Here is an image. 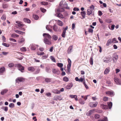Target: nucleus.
I'll use <instances>...</instances> for the list:
<instances>
[{
  "label": "nucleus",
  "mask_w": 121,
  "mask_h": 121,
  "mask_svg": "<svg viewBox=\"0 0 121 121\" xmlns=\"http://www.w3.org/2000/svg\"><path fill=\"white\" fill-rule=\"evenodd\" d=\"M48 57V55H46L44 56H43L42 57V58L43 59H45L47 58Z\"/></svg>",
  "instance_id": "obj_61"
},
{
  "label": "nucleus",
  "mask_w": 121,
  "mask_h": 121,
  "mask_svg": "<svg viewBox=\"0 0 121 121\" xmlns=\"http://www.w3.org/2000/svg\"><path fill=\"white\" fill-rule=\"evenodd\" d=\"M9 39L10 41H12V42H16V40L10 38Z\"/></svg>",
  "instance_id": "obj_59"
},
{
  "label": "nucleus",
  "mask_w": 121,
  "mask_h": 121,
  "mask_svg": "<svg viewBox=\"0 0 121 121\" xmlns=\"http://www.w3.org/2000/svg\"><path fill=\"white\" fill-rule=\"evenodd\" d=\"M98 104V103L97 102L95 103L91 102L89 103V105L90 107L94 108L96 107Z\"/></svg>",
  "instance_id": "obj_4"
},
{
  "label": "nucleus",
  "mask_w": 121,
  "mask_h": 121,
  "mask_svg": "<svg viewBox=\"0 0 121 121\" xmlns=\"http://www.w3.org/2000/svg\"><path fill=\"white\" fill-rule=\"evenodd\" d=\"M95 109H94L92 110H90V111L86 113V115L88 116H89L92 114V113L94 112L95 111Z\"/></svg>",
  "instance_id": "obj_10"
},
{
  "label": "nucleus",
  "mask_w": 121,
  "mask_h": 121,
  "mask_svg": "<svg viewBox=\"0 0 121 121\" xmlns=\"http://www.w3.org/2000/svg\"><path fill=\"white\" fill-rule=\"evenodd\" d=\"M112 57H113V60L114 62H116L118 58V55L116 54H114L113 55Z\"/></svg>",
  "instance_id": "obj_8"
},
{
  "label": "nucleus",
  "mask_w": 121,
  "mask_h": 121,
  "mask_svg": "<svg viewBox=\"0 0 121 121\" xmlns=\"http://www.w3.org/2000/svg\"><path fill=\"white\" fill-rule=\"evenodd\" d=\"M90 64L91 65H92L93 63V57L91 56L90 57Z\"/></svg>",
  "instance_id": "obj_38"
},
{
  "label": "nucleus",
  "mask_w": 121,
  "mask_h": 121,
  "mask_svg": "<svg viewBox=\"0 0 121 121\" xmlns=\"http://www.w3.org/2000/svg\"><path fill=\"white\" fill-rule=\"evenodd\" d=\"M24 20L25 22H27L28 23H30V20L29 19L27 18L25 19Z\"/></svg>",
  "instance_id": "obj_52"
},
{
  "label": "nucleus",
  "mask_w": 121,
  "mask_h": 121,
  "mask_svg": "<svg viewBox=\"0 0 121 121\" xmlns=\"http://www.w3.org/2000/svg\"><path fill=\"white\" fill-rule=\"evenodd\" d=\"M52 28V26L50 25H47L46 26V29L51 32H53L52 30L51 29Z\"/></svg>",
  "instance_id": "obj_11"
},
{
  "label": "nucleus",
  "mask_w": 121,
  "mask_h": 121,
  "mask_svg": "<svg viewBox=\"0 0 121 121\" xmlns=\"http://www.w3.org/2000/svg\"><path fill=\"white\" fill-rule=\"evenodd\" d=\"M99 121H108V120L107 117H105L103 119L99 120Z\"/></svg>",
  "instance_id": "obj_40"
},
{
  "label": "nucleus",
  "mask_w": 121,
  "mask_h": 121,
  "mask_svg": "<svg viewBox=\"0 0 121 121\" xmlns=\"http://www.w3.org/2000/svg\"><path fill=\"white\" fill-rule=\"evenodd\" d=\"M43 36L44 37V42L46 44L50 45L51 44V36L48 34L43 33Z\"/></svg>",
  "instance_id": "obj_1"
},
{
  "label": "nucleus",
  "mask_w": 121,
  "mask_h": 121,
  "mask_svg": "<svg viewBox=\"0 0 121 121\" xmlns=\"http://www.w3.org/2000/svg\"><path fill=\"white\" fill-rule=\"evenodd\" d=\"M68 64L67 65V68L68 71L69 72L70 71V68L71 65V61L69 58L68 59Z\"/></svg>",
  "instance_id": "obj_5"
},
{
  "label": "nucleus",
  "mask_w": 121,
  "mask_h": 121,
  "mask_svg": "<svg viewBox=\"0 0 121 121\" xmlns=\"http://www.w3.org/2000/svg\"><path fill=\"white\" fill-rule=\"evenodd\" d=\"M53 39L55 41L56 40L58 39L57 36L55 35H53L52 36Z\"/></svg>",
  "instance_id": "obj_37"
},
{
  "label": "nucleus",
  "mask_w": 121,
  "mask_h": 121,
  "mask_svg": "<svg viewBox=\"0 0 121 121\" xmlns=\"http://www.w3.org/2000/svg\"><path fill=\"white\" fill-rule=\"evenodd\" d=\"M112 42L113 43H118V41L116 40V38H114L112 40Z\"/></svg>",
  "instance_id": "obj_42"
},
{
  "label": "nucleus",
  "mask_w": 121,
  "mask_h": 121,
  "mask_svg": "<svg viewBox=\"0 0 121 121\" xmlns=\"http://www.w3.org/2000/svg\"><path fill=\"white\" fill-rule=\"evenodd\" d=\"M79 103L82 105L84 104L85 103V102L81 98L79 99Z\"/></svg>",
  "instance_id": "obj_35"
},
{
  "label": "nucleus",
  "mask_w": 121,
  "mask_h": 121,
  "mask_svg": "<svg viewBox=\"0 0 121 121\" xmlns=\"http://www.w3.org/2000/svg\"><path fill=\"white\" fill-rule=\"evenodd\" d=\"M50 58L52 61L55 62H56L55 59L53 56H51Z\"/></svg>",
  "instance_id": "obj_51"
},
{
  "label": "nucleus",
  "mask_w": 121,
  "mask_h": 121,
  "mask_svg": "<svg viewBox=\"0 0 121 121\" xmlns=\"http://www.w3.org/2000/svg\"><path fill=\"white\" fill-rule=\"evenodd\" d=\"M66 31L63 30L62 33L61 35V36L63 38L65 37V35L66 33Z\"/></svg>",
  "instance_id": "obj_46"
},
{
  "label": "nucleus",
  "mask_w": 121,
  "mask_h": 121,
  "mask_svg": "<svg viewBox=\"0 0 121 121\" xmlns=\"http://www.w3.org/2000/svg\"><path fill=\"white\" fill-rule=\"evenodd\" d=\"M44 53L43 52H42L39 53V52L37 53V54L38 55H43L44 54Z\"/></svg>",
  "instance_id": "obj_63"
},
{
  "label": "nucleus",
  "mask_w": 121,
  "mask_h": 121,
  "mask_svg": "<svg viewBox=\"0 0 121 121\" xmlns=\"http://www.w3.org/2000/svg\"><path fill=\"white\" fill-rule=\"evenodd\" d=\"M76 95H69V96L70 97L72 98H76Z\"/></svg>",
  "instance_id": "obj_57"
},
{
  "label": "nucleus",
  "mask_w": 121,
  "mask_h": 121,
  "mask_svg": "<svg viewBox=\"0 0 121 121\" xmlns=\"http://www.w3.org/2000/svg\"><path fill=\"white\" fill-rule=\"evenodd\" d=\"M64 8L67 9H68L69 8V7L68 6V4L66 2H65V3L63 5V7Z\"/></svg>",
  "instance_id": "obj_31"
},
{
  "label": "nucleus",
  "mask_w": 121,
  "mask_h": 121,
  "mask_svg": "<svg viewBox=\"0 0 121 121\" xmlns=\"http://www.w3.org/2000/svg\"><path fill=\"white\" fill-rule=\"evenodd\" d=\"M35 69L36 70L35 71V74H37L40 71V69L38 67H36Z\"/></svg>",
  "instance_id": "obj_36"
},
{
  "label": "nucleus",
  "mask_w": 121,
  "mask_h": 121,
  "mask_svg": "<svg viewBox=\"0 0 121 121\" xmlns=\"http://www.w3.org/2000/svg\"><path fill=\"white\" fill-rule=\"evenodd\" d=\"M2 45L6 47H9V44L5 43H3Z\"/></svg>",
  "instance_id": "obj_54"
},
{
  "label": "nucleus",
  "mask_w": 121,
  "mask_h": 121,
  "mask_svg": "<svg viewBox=\"0 0 121 121\" xmlns=\"http://www.w3.org/2000/svg\"><path fill=\"white\" fill-rule=\"evenodd\" d=\"M28 70L29 71L31 72H33L35 70L34 68L33 67H29L28 68Z\"/></svg>",
  "instance_id": "obj_26"
},
{
  "label": "nucleus",
  "mask_w": 121,
  "mask_h": 121,
  "mask_svg": "<svg viewBox=\"0 0 121 121\" xmlns=\"http://www.w3.org/2000/svg\"><path fill=\"white\" fill-rule=\"evenodd\" d=\"M8 91V90L6 89L4 90H2L1 92V94L2 95L4 94Z\"/></svg>",
  "instance_id": "obj_32"
},
{
  "label": "nucleus",
  "mask_w": 121,
  "mask_h": 121,
  "mask_svg": "<svg viewBox=\"0 0 121 121\" xmlns=\"http://www.w3.org/2000/svg\"><path fill=\"white\" fill-rule=\"evenodd\" d=\"M64 2V1H62L60 2V6L58 9L55 10V12H56L57 11L58 12H62L64 11V9L61 7L63 4V2Z\"/></svg>",
  "instance_id": "obj_2"
},
{
  "label": "nucleus",
  "mask_w": 121,
  "mask_h": 121,
  "mask_svg": "<svg viewBox=\"0 0 121 121\" xmlns=\"http://www.w3.org/2000/svg\"><path fill=\"white\" fill-rule=\"evenodd\" d=\"M73 85L72 83H70L67 86L66 88L67 89H70L72 87Z\"/></svg>",
  "instance_id": "obj_17"
},
{
  "label": "nucleus",
  "mask_w": 121,
  "mask_h": 121,
  "mask_svg": "<svg viewBox=\"0 0 121 121\" xmlns=\"http://www.w3.org/2000/svg\"><path fill=\"white\" fill-rule=\"evenodd\" d=\"M56 13L57 14L56 15V16L58 17H60L62 18L63 17V16L62 14H61L60 13H59V12H58L57 11L56 12Z\"/></svg>",
  "instance_id": "obj_24"
},
{
  "label": "nucleus",
  "mask_w": 121,
  "mask_h": 121,
  "mask_svg": "<svg viewBox=\"0 0 121 121\" xmlns=\"http://www.w3.org/2000/svg\"><path fill=\"white\" fill-rule=\"evenodd\" d=\"M109 67L107 68L104 72V74H108L109 72Z\"/></svg>",
  "instance_id": "obj_21"
},
{
  "label": "nucleus",
  "mask_w": 121,
  "mask_h": 121,
  "mask_svg": "<svg viewBox=\"0 0 121 121\" xmlns=\"http://www.w3.org/2000/svg\"><path fill=\"white\" fill-rule=\"evenodd\" d=\"M40 9L41 11L43 13L45 12L46 11V10L45 9H44L43 8H40Z\"/></svg>",
  "instance_id": "obj_55"
},
{
  "label": "nucleus",
  "mask_w": 121,
  "mask_h": 121,
  "mask_svg": "<svg viewBox=\"0 0 121 121\" xmlns=\"http://www.w3.org/2000/svg\"><path fill=\"white\" fill-rule=\"evenodd\" d=\"M33 18L36 20H38L39 18L38 16L36 15H33Z\"/></svg>",
  "instance_id": "obj_44"
},
{
  "label": "nucleus",
  "mask_w": 121,
  "mask_h": 121,
  "mask_svg": "<svg viewBox=\"0 0 121 121\" xmlns=\"http://www.w3.org/2000/svg\"><path fill=\"white\" fill-rule=\"evenodd\" d=\"M51 79L50 78H46L45 79V82L47 83L50 82L51 81Z\"/></svg>",
  "instance_id": "obj_34"
},
{
  "label": "nucleus",
  "mask_w": 121,
  "mask_h": 121,
  "mask_svg": "<svg viewBox=\"0 0 121 121\" xmlns=\"http://www.w3.org/2000/svg\"><path fill=\"white\" fill-rule=\"evenodd\" d=\"M114 79L116 84L118 85H121V82H120L119 79L118 78L115 77Z\"/></svg>",
  "instance_id": "obj_7"
},
{
  "label": "nucleus",
  "mask_w": 121,
  "mask_h": 121,
  "mask_svg": "<svg viewBox=\"0 0 121 121\" xmlns=\"http://www.w3.org/2000/svg\"><path fill=\"white\" fill-rule=\"evenodd\" d=\"M98 15L99 16H101L103 14V13L102 12L100 11H99L98 12Z\"/></svg>",
  "instance_id": "obj_62"
},
{
  "label": "nucleus",
  "mask_w": 121,
  "mask_h": 121,
  "mask_svg": "<svg viewBox=\"0 0 121 121\" xmlns=\"http://www.w3.org/2000/svg\"><path fill=\"white\" fill-rule=\"evenodd\" d=\"M24 80V79L22 77H18L17 78L16 80V81L17 82H21L23 81Z\"/></svg>",
  "instance_id": "obj_15"
},
{
  "label": "nucleus",
  "mask_w": 121,
  "mask_h": 121,
  "mask_svg": "<svg viewBox=\"0 0 121 121\" xmlns=\"http://www.w3.org/2000/svg\"><path fill=\"white\" fill-rule=\"evenodd\" d=\"M14 65V64L13 63H11L9 64L8 65L9 67L11 68L13 67Z\"/></svg>",
  "instance_id": "obj_48"
},
{
  "label": "nucleus",
  "mask_w": 121,
  "mask_h": 121,
  "mask_svg": "<svg viewBox=\"0 0 121 121\" xmlns=\"http://www.w3.org/2000/svg\"><path fill=\"white\" fill-rule=\"evenodd\" d=\"M52 72L56 74H59L60 73L59 70L58 69H53L52 70Z\"/></svg>",
  "instance_id": "obj_16"
},
{
  "label": "nucleus",
  "mask_w": 121,
  "mask_h": 121,
  "mask_svg": "<svg viewBox=\"0 0 121 121\" xmlns=\"http://www.w3.org/2000/svg\"><path fill=\"white\" fill-rule=\"evenodd\" d=\"M46 95L48 97H49L51 95V93H47L46 94Z\"/></svg>",
  "instance_id": "obj_64"
},
{
  "label": "nucleus",
  "mask_w": 121,
  "mask_h": 121,
  "mask_svg": "<svg viewBox=\"0 0 121 121\" xmlns=\"http://www.w3.org/2000/svg\"><path fill=\"white\" fill-rule=\"evenodd\" d=\"M85 78L84 76H83V77H81L80 79H79V82H82L85 80Z\"/></svg>",
  "instance_id": "obj_41"
},
{
  "label": "nucleus",
  "mask_w": 121,
  "mask_h": 121,
  "mask_svg": "<svg viewBox=\"0 0 121 121\" xmlns=\"http://www.w3.org/2000/svg\"><path fill=\"white\" fill-rule=\"evenodd\" d=\"M100 117V115L98 114H97L95 115V117L96 119H98Z\"/></svg>",
  "instance_id": "obj_50"
},
{
  "label": "nucleus",
  "mask_w": 121,
  "mask_h": 121,
  "mask_svg": "<svg viewBox=\"0 0 121 121\" xmlns=\"http://www.w3.org/2000/svg\"><path fill=\"white\" fill-rule=\"evenodd\" d=\"M5 68L4 67H2L0 68V73H3L5 71Z\"/></svg>",
  "instance_id": "obj_25"
},
{
  "label": "nucleus",
  "mask_w": 121,
  "mask_h": 121,
  "mask_svg": "<svg viewBox=\"0 0 121 121\" xmlns=\"http://www.w3.org/2000/svg\"><path fill=\"white\" fill-rule=\"evenodd\" d=\"M16 23L17 24V25L18 26L20 27H23L24 26L23 25L22 23L20 21H17L16 22Z\"/></svg>",
  "instance_id": "obj_13"
},
{
  "label": "nucleus",
  "mask_w": 121,
  "mask_h": 121,
  "mask_svg": "<svg viewBox=\"0 0 121 121\" xmlns=\"http://www.w3.org/2000/svg\"><path fill=\"white\" fill-rule=\"evenodd\" d=\"M106 94L109 95L111 96H113L114 95V93L112 91H108L106 92Z\"/></svg>",
  "instance_id": "obj_14"
},
{
  "label": "nucleus",
  "mask_w": 121,
  "mask_h": 121,
  "mask_svg": "<svg viewBox=\"0 0 121 121\" xmlns=\"http://www.w3.org/2000/svg\"><path fill=\"white\" fill-rule=\"evenodd\" d=\"M112 43V41L110 39L108 40L106 43V45L107 46H108L110 44H111Z\"/></svg>",
  "instance_id": "obj_30"
},
{
  "label": "nucleus",
  "mask_w": 121,
  "mask_h": 121,
  "mask_svg": "<svg viewBox=\"0 0 121 121\" xmlns=\"http://www.w3.org/2000/svg\"><path fill=\"white\" fill-rule=\"evenodd\" d=\"M56 22L57 23L58 25L59 26H63V23L61 21L59 20H57Z\"/></svg>",
  "instance_id": "obj_22"
},
{
  "label": "nucleus",
  "mask_w": 121,
  "mask_h": 121,
  "mask_svg": "<svg viewBox=\"0 0 121 121\" xmlns=\"http://www.w3.org/2000/svg\"><path fill=\"white\" fill-rule=\"evenodd\" d=\"M25 40L22 37H21L20 39L19 40L18 42L19 43H21L24 42Z\"/></svg>",
  "instance_id": "obj_27"
},
{
  "label": "nucleus",
  "mask_w": 121,
  "mask_h": 121,
  "mask_svg": "<svg viewBox=\"0 0 121 121\" xmlns=\"http://www.w3.org/2000/svg\"><path fill=\"white\" fill-rule=\"evenodd\" d=\"M63 80L65 82H67L69 80L68 78L66 77H64L63 78Z\"/></svg>",
  "instance_id": "obj_29"
},
{
  "label": "nucleus",
  "mask_w": 121,
  "mask_h": 121,
  "mask_svg": "<svg viewBox=\"0 0 121 121\" xmlns=\"http://www.w3.org/2000/svg\"><path fill=\"white\" fill-rule=\"evenodd\" d=\"M9 106L10 108H12L14 107V105L13 103H11L9 104Z\"/></svg>",
  "instance_id": "obj_47"
},
{
  "label": "nucleus",
  "mask_w": 121,
  "mask_h": 121,
  "mask_svg": "<svg viewBox=\"0 0 121 121\" xmlns=\"http://www.w3.org/2000/svg\"><path fill=\"white\" fill-rule=\"evenodd\" d=\"M19 35L15 34H13L11 35V37L13 38H15V37H19Z\"/></svg>",
  "instance_id": "obj_43"
},
{
  "label": "nucleus",
  "mask_w": 121,
  "mask_h": 121,
  "mask_svg": "<svg viewBox=\"0 0 121 121\" xmlns=\"http://www.w3.org/2000/svg\"><path fill=\"white\" fill-rule=\"evenodd\" d=\"M112 60V58L111 57H109L108 58H106L105 59L103 60L104 62L108 63L111 61Z\"/></svg>",
  "instance_id": "obj_12"
},
{
  "label": "nucleus",
  "mask_w": 121,
  "mask_h": 121,
  "mask_svg": "<svg viewBox=\"0 0 121 121\" xmlns=\"http://www.w3.org/2000/svg\"><path fill=\"white\" fill-rule=\"evenodd\" d=\"M16 33L18 34H22V33H23L22 31L18 30H16L15 31Z\"/></svg>",
  "instance_id": "obj_53"
},
{
  "label": "nucleus",
  "mask_w": 121,
  "mask_h": 121,
  "mask_svg": "<svg viewBox=\"0 0 121 121\" xmlns=\"http://www.w3.org/2000/svg\"><path fill=\"white\" fill-rule=\"evenodd\" d=\"M6 18V17L5 15H3L1 17V19L3 20H5Z\"/></svg>",
  "instance_id": "obj_58"
},
{
  "label": "nucleus",
  "mask_w": 121,
  "mask_h": 121,
  "mask_svg": "<svg viewBox=\"0 0 121 121\" xmlns=\"http://www.w3.org/2000/svg\"><path fill=\"white\" fill-rule=\"evenodd\" d=\"M101 107L104 109H106L108 108V107L107 105L104 104H102L101 105Z\"/></svg>",
  "instance_id": "obj_19"
},
{
  "label": "nucleus",
  "mask_w": 121,
  "mask_h": 121,
  "mask_svg": "<svg viewBox=\"0 0 121 121\" xmlns=\"http://www.w3.org/2000/svg\"><path fill=\"white\" fill-rule=\"evenodd\" d=\"M18 67L19 70L20 71L22 72H24V69L23 66L19 64L18 65Z\"/></svg>",
  "instance_id": "obj_9"
},
{
  "label": "nucleus",
  "mask_w": 121,
  "mask_h": 121,
  "mask_svg": "<svg viewBox=\"0 0 121 121\" xmlns=\"http://www.w3.org/2000/svg\"><path fill=\"white\" fill-rule=\"evenodd\" d=\"M4 110L6 112L8 110V108L6 106L4 108H3L2 109H4Z\"/></svg>",
  "instance_id": "obj_60"
},
{
  "label": "nucleus",
  "mask_w": 121,
  "mask_h": 121,
  "mask_svg": "<svg viewBox=\"0 0 121 121\" xmlns=\"http://www.w3.org/2000/svg\"><path fill=\"white\" fill-rule=\"evenodd\" d=\"M53 30L55 32H56L58 31H60L61 30L60 28L56 25H54L53 27Z\"/></svg>",
  "instance_id": "obj_6"
},
{
  "label": "nucleus",
  "mask_w": 121,
  "mask_h": 121,
  "mask_svg": "<svg viewBox=\"0 0 121 121\" xmlns=\"http://www.w3.org/2000/svg\"><path fill=\"white\" fill-rule=\"evenodd\" d=\"M20 49L21 51L24 52H26L27 50L25 47L21 48H20Z\"/></svg>",
  "instance_id": "obj_39"
},
{
  "label": "nucleus",
  "mask_w": 121,
  "mask_h": 121,
  "mask_svg": "<svg viewBox=\"0 0 121 121\" xmlns=\"http://www.w3.org/2000/svg\"><path fill=\"white\" fill-rule=\"evenodd\" d=\"M38 47V46L37 45L32 44L31 48V49L33 50H34L35 49L36 47Z\"/></svg>",
  "instance_id": "obj_18"
},
{
  "label": "nucleus",
  "mask_w": 121,
  "mask_h": 121,
  "mask_svg": "<svg viewBox=\"0 0 121 121\" xmlns=\"http://www.w3.org/2000/svg\"><path fill=\"white\" fill-rule=\"evenodd\" d=\"M48 3L46 2H41V4L42 5H47L48 4Z\"/></svg>",
  "instance_id": "obj_56"
},
{
  "label": "nucleus",
  "mask_w": 121,
  "mask_h": 121,
  "mask_svg": "<svg viewBox=\"0 0 121 121\" xmlns=\"http://www.w3.org/2000/svg\"><path fill=\"white\" fill-rule=\"evenodd\" d=\"M87 14L88 16H94V12L90 9H88L87 10Z\"/></svg>",
  "instance_id": "obj_3"
},
{
  "label": "nucleus",
  "mask_w": 121,
  "mask_h": 121,
  "mask_svg": "<svg viewBox=\"0 0 121 121\" xmlns=\"http://www.w3.org/2000/svg\"><path fill=\"white\" fill-rule=\"evenodd\" d=\"M107 104L108 106H109V108L110 109H111V108L112 106V103L111 102H108Z\"/></svg>",
  "instance_id": "obj_33"
},
{
  "label": "nucleus",
  "mask_w": 121,
  "mask_h": 121,
  "mask_svg": "<svg viewBox=\"0 0 121 121\" xmlns=\"http://www.w3.org/2000/svg\"><path fill=\"white\" fill-rule=\"evenodd\" d=\"M88 9H92L93 10L95 9V7L93 5H92L88 8Z\"/></svg>",
  "instance_id": "obj_49"
},
{
  "label": "nucleus",
  "mask_w": 121,
  "mask_h": 121,
  "mask_svg": "<svg viewBox=\"0 0 121 121\" xmlns=\"http://www.w3.org/2000/svg\"><path fill=\"white\" fill-rule=\"evenodd\" d=\"M52 92L54 93L59 94L60 93V91L57 89H54L52 91Z\"/></svg>",
  "instance_id": "obj_20"
},
{
  "label": "nucleus",
  "mask_w": 121,
  "mask_h": 121,
  "mask_svg": "<svg viewBox=\"0 0 121 121\" xmlns=\"http://www.w3.org/2000/svg\"><path fill=\"white\" fill-rule=\"evenodd\" d=\"M57 65L60 68L62 67L63 66V64L61 63H58Z\"/></svg>",
  "instance_id": "obj_45"
},
{
  "label": "nucleus",
  "mask_w": 121,
  "mask_h": 121,
  "mask_svg": "<svg viewBox=\"0 0 121 121\" xmlns=\"http://www.w3.org/2000/svg\"><path fill=\"white\" fill-rule=\"evenodd\" d=\"M73 47L72 46H69L68 50L67 52L68 53H70L72 52V49Z\"/></svg>",
  "instance_id": "obj_23"
},
{
  "label": "nucleus",
  "mask_w": 121,
  "mask_h": 121,
  "mask_svg": "<svg viewBox=\"0 0 121 121\" xmlns=\"http://www.w3.org/2000/svg\"><path fill=\"white\" fill-rule=\"evenodd\" d=\"M86 13L85 11H82L81 13V14L83 17V18H84L85 17Z\"/></svg>",
  "instance_id": "obj_28"
}]
</instances>
